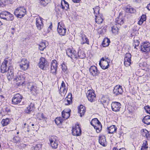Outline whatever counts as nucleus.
Segmentation results:
<instances>
[{
    "label": "nucleus",
    "mask_w": 150,
    "mask_h": 150,
    "mask_svg": "<svg viewBox=\"0 0 150 150\" xmlns=\"http://www.w3.org/2000/svg\"><path fill=\"white\" fill-rule=\"evenodd\" d=\"M71 98V94H69L64 100V105H68L71 104L72 102Z\"/></svg>",
    "instance_id": "20"
},
{
    "label": "nucleus",
    "mask_w": 150,
    "mask_h": 150,
    "mask_svg": "<svg viewBox=\"0 0 150 150\" xmlns=\"http://www.w3.org/2000/svg\"><path fill=\"white\" fill-rule=\"evenodd\" d=\"M37 117L38 119L39 120L45 119V118L44 117L43 114L42 113H39L37 115Z\"/></svg>",
    "instance_id": "47"
},
{
    "label": "nucleus",
    "mask_w": 150,
    "mask_h": 150,
    "mask_svg": "<svg viewBox=\"0 0 150 150\" xmlns=\"http://www.w3.org/2000/svg\"><path fill=\"white\" fill-rule=\"evenodd\" d=\"M131 54L129 53L125 54L124 59V64L125 66L128 67L131 64Z\"/></svg>",
    "instance_id": "12"
},
{
    "label": "nucleus",
    "mask_w": 150,
    "mask_h": 150,
    "mask_svg": "<svg viewBox=\"0 0 150 150\" xmlns=\"http://www.w3.org/2000/svg\"><path fill=\"white\" fill-rule=\"evenodd\" d=\"M85 112V108L82 105H80L78 108V112L80 114V116L82 117L83 116Z\"/></svg>",
    "instance_id": "28"
},
{
    "label": "nucleus",
    "mask_w": 150,
    "mask_h": 150,
    "mask_svg": "<svg viewBox=\"0 0 150 150\" xmlns=\"http://www.w3.org/2000/svg\"><path fill=\"white\" fill-rule=\"evenodd\" d=\"M4 97L2 95H0V101L1 102L3 100Z\"/></svg>",
    "instance_id": "59"
},
{
    "label": "nucleus",
    "mask_w": 150,
    "mask_h": 150,
    "mask_svg": "<svg viewBox=\"0 0 150 150\" xmlns=\"http://www.w3.org/2000/svg\"><path fill=\"white\" fill-rule=\"evenodd\" d=\"M52 24H51L49 26V27L48 28L49 30H51L52 28Z\"/></svg>",
    "instance_id": "62"
},
{
    "label": "nucleus",
    "mask_w": 150,
    "mask_h": 150,
    "mask_svg": "<svg viewBox=\"0 0 150 150\" xmlns=\"http://www.w3.org/2000/svg\"><path fill=\"white\" fill-rule=\"evenodd\" d=\"M19 66L21 70H25L29 66L28 61L25 59H23L20 63Z\"/></svg>",
    "instance_id": "8"
},
{
    "label": "nucleus",
    "mask_w": 150,
    "mask_h": 150,
    "mask_svg": "<svg viewBox=\"0 0 150 150\" xmlns=\"http://www.w3.org/2000/svg\"><path fill=\"white\" fill-rule=\"evenodd\" d=\"M110 42V41L109 40L108 38L105 39L102 42V45L103 46L105 47L108 46Z\"/></svg>",
    "instance_id": "39"
},
{
    "label": "nucleus",
    "mask_w": 150,
    "mask_h": 150,
    "mask_svg": "<svg viewBox=\"0 0 150 150\" xmlns=\"http://www.w3.org/2000/svg\"><path fill=\"white\" fill-rule=\"evenodd\" d=\"M59 93L62 95H64L66 94L67 90V86L66 85H61L60 86Z\"/></svg>",
    "instance_id": "24"
},
{
    "label": "nucleus",
    "mask_w": 150,
    "mask_h": 150,
    "mask_svg": "<svg viewBox=\"0 0 150 150\" xmlns=\"http://www.w3.org/2000/svg\"><path fill=\"white\" fill-rule=\"evenodd\" d=\"M46 42H43L40 43L39 45V49L41 51H43L46 47Z\"/></svg>",
    "instance_id": "36"
},
{
    "label": "nucleus",
    "mask_w": 150,
    "mask_h": 150,
    "mask_svg": "<svg viewBox=\"0 0 150 150\" xmlns=\"http://www.w3.org/2000/svg\"><path fill=\"white\" fill-rule=\"evenodd\" d=\"M62 71L64 74H66L67 73V67L64 64H63L62 65Z\"/></svg>",
    "instance_id": "48"
},
{
    "label": "nucleus",
    "mask_w": 150,
    "mask_h": 150,
    "mask_svg": "<svg viewBox=\"0 0 150 150\" xmlns=\"http://www.w3.org/2000/svg\"><path fill=\"white\" fill-rule=\"evenodd\" d=\"M81 0H72V1L74 3H78L79 2V1Z\"/></svg>",
    "instance_id": "61"
},
{
    "label": "nucleus",
    "mask_w": 150,
    "mask_h": 150,
    "mask_svg": "<svg viewBox=\"0 0 150 150\" xmlns=\"http://www.w3.org/2000/svg\"><path fill=\"white\" fill-rule=\"evenodd\" d=\"M8 12L4 11L1 13L0 14V17L4 19H6L7 16Z\"/></svg>",
    "instance_id": "45"
},
{
    "label": "nucleus",
    "mask_w": 150,
    "mask_h": 150,
    "mask_svg": "<svg viewBox=\"0 0 150 150\" xmlns=\"http://www.w3.org/2000/svg\"><path fill=\"white\" fill-rule=\"evenodd\" d=\"M99 143L103 146H105L107 145V142L105 137L104 136H101L99 137Z\"/></svg>",
    "instance_id": "23"
},
{
    "label": "nucleus",
    "mask_w": 150,
    "mask_h": 150,
    "mask_svg": "<svg viewBox=\"0 0 150 150\" xmlns=\"http://www.w3.org/2000/svg\"><path fill=\"white\" fill-rule=\"evenodd\" d=\"M85 54L83 51L79 50L78 52V56L80 58H84L85 57Z\"/></svg>",
    "instance_id": "42"
},
{
    "label": "nucleus",
    "mask_w": 150,
    "mask_h": 150,
    "mask_svg": "<svg viewBox=\"0 0 150 150\" xmlns=\"http://www.w3.org/2000/svg\"><path fill=\"white\" fill-rule=\"evenodd\" d=\"M44 19L40 17H39L36 18V25L37 29L41 30L44 27Z\"/></svg>",
    "instance_id": "7"
},
{
    "label": "nucleus",
    "mask_w": 150,
    "mask_h": 150,
    "mask_svg": "<svg viewBox=\"0 0 150 150\" xmlns=\"http://www.w3.org/2000/svg\"><path fill=\"white\" fill-rule=\"evenodd\" d=\"M49 144L53 149L57 148L58 145L59 140L56 136H52L49 139Z\"/></svg>",
    "instance_id": "3"
},
{
    "label": "nucleus",
    "mask_w": 150,
    "mask_h": 150,
    "mask_svg": "<svg viewBox=\"0 0 150 150\" xmlns=\"http://www.w3.org/2000/svg\"><path fill=\"white\" fill-rule=\"evenodd\" d=\"M95 16L96 17L95 21L96 23L98 24H100L103 22V19L100 15L99 16L95 15Z\"/></svg>",
    "instance_id": "33"
},
{
    "label": "nucleus",
    "mask_w": 150,
    "mask_h": 150,
    "mask_svg": "<svg viewBox=\"0 0 150 150\" xmlns=\"http://www.w3.org/2000/svg\"><path fill=\"white\" fill-rule=\"evenodd\" d=\"M110 60L108 58H105V61L102 62V63L100 62L99 64L101 68L104 69H108L109 67Z\"/></svg>",
    "instance_id": "16"
},
{
    "label": "nucleus",
    "mask_w": 150,
    "mask_h": 150,
    "mask_svg": "<svg viewBox=\"0 0 150 150\" xmlns=\"http://www.w3.org/2000/svg\"><path fill=\"white\" fill-rule=\"evenodd\" d=\"M9 4H11L13 1V0H6Z\"/></svg>",
    "instance_id": "63"
},
{
    "label": "nucleus",
    "mask_w": 150,
    "mask_h": 150,
    "mask_svg": "<svg viewBox=\"0 0 150 150\" xmlns=\"http://www.w3.org/2000/svg\"><path fill=\"white\" fill-rule=\"evenodd\" d=\"M81 44H86L88 45H89V40L85 35L81 34Z\"/></svg>",
    "instance_id": "21"
},
{
    "label": "nucleus",
    "mask_w": 150,
    "mask_h": 150,
    "mask_svg": "<svg viewBox=\"0 0 150 150\" xmlns=\"http://www.w3.org/2000/svg\"><path fill=\"white\" fill-rule=\"evenodd\" d=\"M111 95L108 94L107 95H103L101 98V102L103 103H108L111 98Z\"/></svg>",
    "instance_id": "22"
},
{
    "label": "nucleus",
    "mask_w": 150,
    "mask_h": 150,
    "mask_svg": "<svg viewBox=\"0 0 150 150\" xmlns=\"http://www.w3.org/2000/svg\"><path fill=\"white\" fill-rule=\"evenodd\" d=\"M24 79L22 76H18L14 79V81H16V84H23Z\"/></svg>",
    "instance_id": "18"
},
{
    "label": "nucleus",
    "mask_w": 150,
    "mask_h": 150,
    "mask_svg": "<svg viewBox=\"0 0 150 150\" xmlns=\"http://www.w3.org/2000/svg\"><path fill=\"white\" fill-rule=\"evenodd\" d=\"M65 4H69L68 3L66 2V1H65L64 0H63L62 1L61 3V5L62 6V9H64L65 8V7L64 6V5Z\"/></svg>",
    "instance_id": "52"
},
{
    "label": "nucleus",
    "mask_w": 150,
    "mask_h": 150,
    "mask_svg": "<svg viewBox=\"0 0 150 150\" xmlns=\"http://www.w3.org/2000/svg\"><path fill=\"white\" fill-rule=\"evenodd\" d=\"M125 11L128 13H133L135 12V10L132 7L127 6L125 8Z\"/></svg>",
    "instance_id": "32"
},
{
    "label": "nucleus",
    "mask_w": 150,
    "mask_h": 150,
    "mask_svg": "<svg viewBox=\"0 0 150 150\" xmlns=\"http://www.w3.org/2000/svg\"><path fill=\"white\" fill-rule=\"evenodd\" d=\"M139 44V42L138 40H136L133 44V46L134 48L137 49V46H138Z\"/></svg>",
    "instance_id": "53"
},
{
    "label": "nucleus",
    "mask_w": 150,
    "mask_h": 150,
    "mask_svg": "<svg viewBox=\"0 0 150 150\" xmlns=\"http://www.w3.org/2000/svg\"><path fill=\"white\" fill-rule=\"evenodd\" d=\"M86 96L88 100L91 102H93L96 100V95L93 90H88L87 92Z\"/></svg>",
    "instance_id": "5"
},
{
    "label": "nucleus",
    "mask_w": 150,
    "mask_h": 150,
    "mask_svg": "<svg viewBox=\"0 0 150 150\" xmlns=\"http://www.w3.org/2000/svg\"><path fill=\"white\" fill-rule=\"evenodd\" d=\"M89 72L93 76H95L98 75L99 71L97 68L95 66H92L89 69Z\"/></svg>",
    "instance_id": "15"
},
{
    "label": "nucleus",
    "mask_w": 150,
    "mask_h": 150,
    "mask_svg": "<svg viewBox=\"0 0 150 150\" xmlns=\"http://www.w3.org/2000/svg\"><path fill=\"white\" fill-rule=\"evenodd\" d=\"M40 4L42 6H45L51 0H39Z\"/></svg>",
    "instance_id": "37"
},
{
    "label": "nucleus",
    "mask_w": 150,
    "mask_h": 150,
    "mask_svg": "<svg viewBox=\"0 0 150 150\" xmlns=\"http://www.w3.org/2000/svg\"><path fill=\"white\" fill-rule=\"evenodd\" d=\"M8 60L6 59H5L4 61L2 63L1 67V72L2 73H4L7 71Z\"/></svg>",
    "instance_id": "19"
},
{
    "label": "nucleus",
    "mask_w": 150,
    "mask_h": 150,
    "mask_svg": "<svg viewBox=\"0 0 150 150\" xmlns=\"http://www.w3.org/2000/svg\"><path fill=\"white\" fill-rule=\"evenodd\" d=\"M72 133L73 135L79 136L81 133V130L79 125H76L72 130Z\"/></svg>",
    "instance_id": "13"
},
{
    "label": "nucleus",
    "mask_w": 150,
    "mask_h": 150,
    "mask_svg": "<svg viewBox=\"0 0 150 150\" xmlns=\"http://www.w3.org/2000/svg\"><path fill=\"white\" fill-rule=\"evenodd\" d=\"M101 60L103 61V62H104L105 61V59L104 58H101Z\"/></svg>",
    "instance_id": "64"
},
{
    "label": "nucleus",
    "mask_w": 150,
    "mask_h": 150,
    "mask_svg": "<svg viewBox=\"0 0 150 150\" xmlns=\"http://www.w3.org/2000/svg\"><path fill=\"white\" fill-rule=\"evenodd\" d=\"M22 97L19 93L15 95L12 99V103L13 104L16 105L20 103Z\"/></svg>",
    "instance_id": "11"
},
{
    "label": "nucleus",
    "mask_w": 150,
    "mask_h": 150,
    "mask_svg": "<svg viewBox=\"0 0 150 150\" xmlns=\"http://www.w3.org/2000/svg\"><path fill=\"white\" fill-rule=\"evenodd\" d=\"M70 110H64L62 112V117L64 120L67 119L69 117L70 115Z\"/></svg>",
    "instance_id": "26"
},
{
    "label": "nucleus",
    "mask_w": 150,
    "mask_h": 150,
    "mask_svg": "<svg viewBox=\"0 0 150 150\" xmlns=\"http://www.w3.org/2000/svg\"><path fill=\"white\" fill-rule=\"evenodd\" d=\"M41 145L40 144H38L36 145L35 148L36 149L37 147L38 149H40L41 148Z\"/></svg>",
    "instance_id": "58"
},
{
    "label": "nucleus",
    "mask_w": 150,
    "mask_h": 150,
    "mask_svg": "<svg viewBox=\"0 0 150 150\" xmlns=\"http://www.w3.org/2000/svg\"><path fill=\"white\" fill-rule=\"evenodd\" d=\"M107 129L108 133L109 134L115 132L117 130V128L114 125H112L109 127H108Z\"/></svg>",
    "instance_id": "29"
},
{
    "label": "nucleus",
    "mask_w": 150,
    "mask_h": 150,
    "mask_svg": "<svg viewBox=\"0 0 150 150\" xmlns=\"http://www.w3.org/2000/svg\"><path fill=\"white\" fill-rule=\"evenodd\" d=\"M11 67H9L7 70L8 73L7 76L9 80H11L13 76V70L11 69Z\"/></svg>",
    "instance_id": "27"
},
{
    "label": "nucleus",
    "mask_w": 150,
    "mask_h": 150,
    "mask_svg": "<svg viewBox=\"0 0 150 150\" xmlns=\"http://www.w3.org/2000/svg\"><path fill=\"white\" fill-rule=\"evenodd\" d=\"M63 121L64 120L61 117H57L55 120V122L57 125L61 124Z\"/></svg>",
    "instance_id": "41"
},
{
    "label": "nucleus",
    "mask_w": 150,
    "mask_h": 150,
    "mask_svg": "<svg viewBox=\"0 0 150 150\" xmlns=\"http://www.w3.org/2000/svg\"><path fill=\"white\" fill-rule=\"evenodd\" d=\"M93 9L95 15H95H96L99 16V11L100 10V7L98 6H97Z\"/></svg>",
    "instance_id": "46"
},
{
    "label": "nucleus",
    "mask_w": 150,
    "mask_h": 150,
    "mask_svg": "<svg viewBox=\"0 0 150 150\" xmlns=\"http://www.w3.org/2000/svg\"><path fill=\"white\" fill-rule=\"evenodd\" d=\"M57 70V68L53 67L51 66L50 71L51 73L53 74H56V71Z\"/></svg>",
    "instance_id": "50"
},
{
    "label": "nucleus",
    "mask_w": 150,
    "mask_h": 150,
    "mask_svg": "<svg viewBox=\"0 0 150 150\" xmlns=\"http://www.w3.org/2000/svg\"><path fill=\"white\" fill-rule=\"evenodd\" d=\"M112 109L115 112L119 111L121 107V104L119 102H113L111 104Z\"/></svg>",
    "instance_id": "14"
},
{
    "label": "nucleus",
    "mask_w": 150,
    "mask_h": 150,
    "mask_svg": "<svg viewBox=\"0 0 150 150\" xmlns=\"http://www.w3.org/2000/svg\"><path fill=\"white\" fill-rule=\"evenodd\" d=\"M142 132V135L144 137H146L147 139L150 137L149 132L146 129H143Z\"/></svg>",
    "instance_id": "34"
},
{
    "label": "nucleus",
    "mask_w": 150,
    "mask_h": 150,
    "mask_svg": "<svg viewBox=\"0 0 150 150\" xmlns=\"http://www.w3.org/2000/svg\"><path fill=\"white\" fill-rule=\"evenodd\" d=\"M34 108V104L31 103L25 109V112L26 113H30L31 112L33 111Z\"/></svg>",
    "instance_id": "25"
},
{
    "label": "nucleus",
    "mask_w": 150,
    "mask_h": 150,
    "mask_svg": "<svg viewBox=\"0 0 150 150\" xmlns=\"http://www.w3.org/2000/svg\"><path fill=\"white\" fill-rule=\"evenodd\" d=\"M8 4L9 3L6 0H1L0 1L1 5H3L4 6H5Z\"/></svg>",
    "instance_id": "51"
},
{
    "label": "nucleus",
    "mask_w": 150,
    "mask_h": 150,
    "mask_svg": "<svg viewBox=\"0 0 150 150\" xmlns=\"http://www.w3.org/2000/svg\"><path fill=\"white\" fill-rule=\"evenodd\" d=\"M111 31L113 33L116 35L117 34L118 31V28L117 26H113L111 27Z\"/></svg>",
    "instance_id": "43"
},
{
    "label": "nucleus",
    "mask_w": 150,
    "mask_h": 150,
    "mask_svg": "<svg viewBox=\"0 0 150 150\" xmlns=\"http://www.w3.org/2000/svg\"><path fill=\"white\" fill-rule=\"evenodd\" d=\"M30 91L33 95H35L37 93L36 87L34 85H32L30 87Z\"/></svg>",
    "instance_id": "35"
},
{
    "label": "nucleus",
    "mask_w": 150,
    "mask_h": 150,
    "mask_svg": "<svg viewBox=\"0 0 150 150\" xmlns=\"http://www.w3.org/2000/svg\"><path fill=\"white\" fill-rule=\"evenodd\" d=\"M140 47L142 51L148 52L150 51V43L148 42H144L142 44Z\"/></svg>",
    "instance_id": "10"
},
{
    "label": "nucleus",
    "mask_w": 150,
    "mask_h": 150,
    "mask_svg": "<svg viewBox=\"0 0 150 150\" xmlns=\"http://www.w3.org/2000/svg\"><path fill=\"white\" fill-rule=\"evenodd\" d=\"M57 62L56 60H54L52 61L51 64V66L57 68Z\"/></svg>",
    "instance_id": "49"
},
{
    "label": "nucleus",
    "mask_w": 150,
    "mask_h": 150,
    "mask_svg": "<svg viewBox=\"0 0 150 150\" xmlns=\"http://www.w3.org/2000/svg\"><path fill=\"white\" fill-rule=\"evenodd\" d=\"M39 67L43 70H45L48 66V63L44 58L42 57L40 59Z\"/></svg>",
    "instance_id": "6"
},
{
    "label": "nucleus",
    "mask_w": 150,
    "mask_h": 150,
    "mask_svg": "<svg viewBox=\"0 0 150 150\" xmlns=\"http://www.w3.org/2000/svg\"><path fill=\"white\" fill-rule=\"evenodd\" d=\"M91 125L96 129L97 133H99L102 128V125L97 118L93 119L90 122Z\"/></svg>",
    "instance_id": "2"
},
{
    "label": "nucleus",
    "mask_w": 150,
    "mask_h": 150,
    "mask_svg": "<svg viewBox=\"0 0 150 150\" xmlns=\"http://www.w3.org/2000/svg\"><path fill=\"white\" fill-rule=\"evenodd\" d=\"M144 21H143V20H142L141 18H140V20L138 21V24L139 25H141L143 23Z\"/></svg>",
    "instance_id": "56"
},
{
    "label": "nucleus",
    "mask_w": 150,
    "mask_h": 150,
    "mask_svg": "<svg viewBox=\"0 0 150 150\" xmlns=\"http://www.w3.org/2000/svg\"><path fill=\"white\" fill-rule=\"evenodd\" d=\"M144 109L147 112L150 113V108L149 106H146L145 107Z\"/></svg>",
    "instance_id": "54"
},
{
    "label": "nucleus",
    "mask_w": 150,
    "mask_h": 150,
    "mask_svg": "<svg viewBox=\"0 0 150 150\" xmlns=\"http://www.w3.org/2000/svg\"><path fill=\"white\" fill-rule=\"evenodd\" d=\"M64 6L65 7V8L64 9L66 10H67V9L69 8V4H65L64 5Z\"/></svg>",
    "instance_id": "57"
},
{
    "label": "nucleus",
    "mask_w": 150,
    "mask_h": 150,
    "mask_svg": "<svg viewBox=\"0 0 150 150\" xmlns=\"http://www.w3.org/2000/svg\"><path fill=\"white\" fill-rule=\"evenodd\" d=\"M147 141L145 140L144 141L143 144L141 147V150H146L148 148Z\"/></svg>",
    "instance_id": "40"
},
{
    "label": "nucleus",
    "mask_w": 150,
    "mask_h": 150,
    "mask_svg": "<svg viewBox=\"0 0 150 150\" xmlns=\"http://www.w3.org/2000/svg\"><path fill=\"white\" fill-rule=\"evenodd\" d=\"M26 12V10L23 6H20L15 9L14 14L17 18H21L24 16Z\"/></svg>",
    "instance_id": "1"
},
{
    "label": "nucleus",
    "mask_w": 150,
    "mask_h": 150,
    "mask_svg": "<svg viewBox=\"0 0 150 150\" xmlns=\"http://www.w3.org/2000/svg\"><path fill=\"white\" fill-rule=\"evenodd\" d=\"M146 8L149 10L150 11V3L148 4Z\"/></svg>",
    "instance_id": "60"
},
{
    "label": "nucleus",
    "mask_w": 150,
    "mask_h": 150,
    "mask_svg": "<svg viewBox=\"0 0 150 150\" xmlns=\"http://www.w3.org/2000/svg\"><path fill=\"white\" fill-rule=\"evenodd\" d=\"M66 53L68 56L74 61H75L77 58L76 52L74 50L70 49H68L67 50Z\"/></svg>",
    "instance_id": "9"
},
{
    "label": "nucleus",
    "mask_w": 150,
    "mask_h": 150,
    "mask_svg": "<svg viewBox=\"0 0 150 150\" xmlns=\"http://www.w3.org/2000/svg\"><path fill=\"white\" fill-rule=\"evenodd\" d=\"M115 25H121L124 23V20L120 16L117 17L115 20Z\"/></svg>",
    "instance_id": "30"
},
{
    "label": "nucleus",
    "mask_w": 150,
    "mask_h": 150,
    "mask_svg": "<svg viewBox=\"0 0 150 150\" xmlns=\"http://www.w3.org/2000/svg\"><path fill=\"white\" fill-rule=\"evenodd\" d=\"M142 122L147 125L150 124V116L146 115L145 116L142 120Z\"/></svg>",
    "instance_id": "31"
},
{
    "label": "nucleus",
    "mask_w": 150,
    "mask_h": 150,
    "mask_svg": "<svg viewBox=\"0 0 150 150\" xmlns=\"http://www.w3.org/2000/svg\"><path fill=\"white\" fill-rule=\"evenodd\" d=\"M9 123V120L8 118L5 119H3L1 122V123L3 126L7 125Z\"/></svg>",
    "instance_id": "38"
},
{
    "label": "nucleus",
    "mask_w": 150,
    "mask_h": 150,
    "mask_svg": "<svg viewBox=\"0 0 150 150\" xmlns=\"http://www.w3.org/2000/svg\"><path fill=\"white\" fill-rule=\"evenodd\" d=\"M141 18L143 21H145L146 19V16L145 15H142L141 17Z\"/></svg>",
    "instance_id": "55"
},
{
    "label": "nucleus",
    "mask_w": 150,
    "mask_h": 150,
    "mask_svg": "<svg viewBox=\"0 0 150 150\" xmlns=\"http://www.w3.org/2000/svg\"><path fill=\"white\" fill-rule=\"evenodd\" d=\"M123 92L122 86L120 85H116L113 89L114 93L116 95L121 93Z\"/></svg>",
    "instance_id": "17"
},
{
    "label": "nucleus",
    "mask_w": 150,
    "mask_h": 150,
    "mask_svg": "<svg viewBox=\"0 0 150 150\" xmlns=\"http://www.w3.org/2000/svg\"><path fill=\"white\" fill-rule=\"evenodd\" d=\"M66 28L64 24L62 22H59L58 23L57 31L59 35L64 36L66 32Z\"/></svg>",
    "instance_id": "4"
},
{
    "label": "nucleus",
    "mask_w": 150,
    "mask_h": 150,
    "mask_svg": "<svg viewBox=\"0 0 150 150\" xmlns=\"http://www.w3.org/2000/svg\"><path fill=\"white\" fill-rule=\"evenodd\" d=\"M13 19V15L8 12V13L5 20L7 21H12Z\"/></svg>",
    "instance_id": "44"
}]
</instances>
